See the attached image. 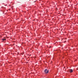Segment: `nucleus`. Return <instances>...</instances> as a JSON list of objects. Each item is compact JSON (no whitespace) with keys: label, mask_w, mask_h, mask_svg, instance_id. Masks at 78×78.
<instances>
[{"label":"nucleus","mask_w":78,"mask_h":78,"mask_svg":"<svg viewBox=\"0 0 78 78\" xmlns=\"http://www.w3.org/2000/svg\"><path fill=\"white\" fill-rule=\"evenodd\" d=\"M48 72H49V71H48V70H47V69H46L44 70V72L45 73H48Z\"/></svg>","instance_id":"f257e3e1"},{"label":"nucleus","mask_w":78,"mask_h":78,"mask_svg":"<svg viewBox=\"0 0 78 78\" xmlns=\"http://www.w3.org/2000/svg\"><path fill=\"white\" fill-rule=\"evenodd\" d=\"M70 72L71 73H72L73 72V70H72V69H71L70 70Z\"/></svg>","instance_id":"f03ea898"},{"label":"nucleus","mask_w":78,"mask_h":78,"mask_svg":"<svg viewBox=\"0 0 78 78\" xmlns=\"http://www.w3.org/2000/svg\"><path fill=\"white\" fill-rule=\"evenodd\" d=\"M2 40L3 41H6V39H5V38L2 39Z\"/></svg>","instance_id":"7ed1b4c3"}]
</instances>
